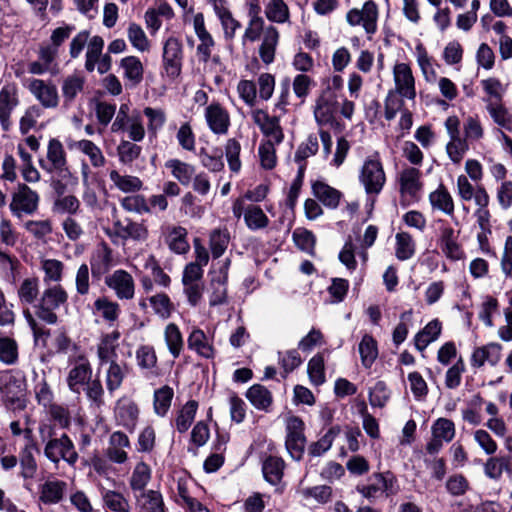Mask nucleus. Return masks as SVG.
I'll list each match as a JSON object with an SVG mask.
<instances>
[{"label": "nucleus", "mask_w": 512, "mask_h": 512, "mask_svg": "<svg viewBox=\"0 0 512 512\" xmlns=\"http://www.w3.org/2000/svg\"><path fill=\"white\" fill-rule=\"evenodd\" d=\"M124 132H126L128 138L134 142H140L145 138V126L142 114L139 110H132L131 117L124 127Z\"/></svg>", "instance_id": "obj_57"}, {"label": "nucleus", "mask_w": 512, "mask_h": 512, "mask_svg": "<svg viewBox=\"0 0 512 512\" xmlns=\"http://www.w3.org/2000/svg\"><path fill=\"white\" fill-rule=\"evenodd\" d=\"M119 338L120 332L118 330L101 334L96 344V355L99 367L111 362H116Z\"/></svg>", "instance_id": "obj_17"}, {"label": "nucleus", "mask_w": 512, "mask_h": 512, "mask_svg": "<svg viewBox=\"0 0 512 512\" xmlns=\"http://www.w3.org/2000/svg\"><path fill=\"white\" fill-rule=\"evenodd\" d=\"M18 89L15 84H5L0 89V125L8 131L12 125L11 115L19 105Z\"/></svg>", "instance_id": "obj_16"}, {"label": "nucleus", "mask_w": 512, "mask_h": 512, "mask_svg": "<svg viewBox=\"0 0 512 512\" xmlns=\"http://www.w3.org/2000/svg\"><path fill=\"white\" fill-rule=\"evenodd\" d=\"M224 150L229 169L233 173H239L242 166L240 160V142L235 138H229L225 143Z\"/></svg>", "instance_id": "obj_60"}, {"label": "nucleus", "mask_w": 512, "mask_h": 512, "mask_svg": "<svg viewBox=\"0 0 512 512\" xmlns=\"http://www.w3.org/2000/svg\"><path fill=\"white\" fill-rule=\"evenodd\" d=\"M0 392L6 407L13 411H22L26 408V382L20 374L5 372L0 380Z\"/></svg>", "instance_id": "obj_3"}, {"label": "nucleus", "mask_w": 512, "mask_h": 512, "mask_svg": "<svg viewBox=\"0 0 512 512\" xmlns=\"http://www.w3.org/2000/svg\"><path fill=\"white\" fill-rule=\"evenodd\" d=\"M346 21L350 26L362 25L368 35L377 31L378 7L372 0L366 1L362 9L353 8L346 14Z\"/></svg>", "instance_id": "obj_10"}, {"label": "nucleus", "mask_w": 512, "mask_h": 512, "mask_svg": "<svg viewBox=\"0 0 512 512\" xmlns=\"http://www.w3.org/2000/svg\"><path fill=\"white\" fill-rule=\"evenodd\" d=\"M115 233L123 240L132 239L135 241H145L148 238V229L145 224L129 221L123 225L120 221L114 224Z\"/></svg>", "instance_id": "obj_34"}, {"label": "nucleus", "mask_w": 512, "mask_h": 512, "mask_svg": "<svg viewBox=\"0 0 512 512\" xmlns=\"http://www.w3.org/2000/svg\"><path fill=\"white\" fill-rule=\"evenodd\" d=\"M457 194L462 201L474 200L475 204H484L483 200L489 197L482 185H473L466 175H459L456 181Z\"/></svg>", "instance_id": "obj_23"}, {"label": "nucleus", "mask_w": 512, "mask_h": 512, "mask_svg": "<svg viewBox=\"0 0 512 512\" xmlns=\"http://www.w3.org/2000/svg\"><path fill=\"white\" fill-rule=\"evenodd\" d=\"M105 285L119 300H130L135 294V282L132 275L123 269L115 270L105 277Z\"/></svg>", "instance_id": "obj_14"}, {"label": "nucleus", "mask_w": 512, "mask_h": 512, "mask_svg": "<svg viewBox=\"0 0 512 512\" xmlns=\"http://www.w3.org/2000/svg\"><path fill=\"white\" fill-rule=\"evenodd\" d=\"M115 418L117 422L129 431H134L138 423V405L129 398H121L115 407Z\"/></svg>", "instance_id": "obj_19"}, {"label": "nucleus", "mask_w": 512, "mask_h": 512, "mask_svg": "<svg viewBox=\"0 0 512 512\" xmlns=\"http://www.w3.org/2000/svg\"><path fill=\"white\" fill-rule=\"evenodd\" d=\"M484 102L493 123L506 131L512 132V112L503 102L493 101L492 99H484Z\"/></svg>", "instance_id": "obj_25"}, {"label": "nucleus", "mask_w": 512, "mask_h": 512, "mask_svg": "<svg viewBox=\"0 0 512 512\" xmlns=\"http://www.w3.org/2000/svg\"><path fill=\"white\" fill-rule=\"evenodd\" d=\"M69 371L66 383L69 390L80 394L85 385L92 377V366L86 355L79 346H73V352L68 356Z\"/></svg>", "instance_id": "obj_2"}, {"label": "nucleus", "mask_w": 512, "mask_h": 512, "mask_svg": "<svg viewBox=\"0 0 512 512\" xmlns=\"http://www.w3.org/2000/svg\"><path fill=\"white\" fill-rule=\"evenodd\" d=\"M278 40V30L273 26H268L264 31L263 40L259 48L260 58L265 64H271L274 61Z\"/></svg>", "instance_id": "obj_36"}, {"label": "nucleus", "mask_w": 512, "mask_h": 512, "mask_svg": "<svg viewBox=\"0 0 512 512\" xmlns=\"http://www.w3.org/2000/svg\"><path fill=\"white\" fill-rule=\"evenodd\" d=\"M143 115L147 118V129L150 134L156 136L166 122V113L161 108L145 107Z\"/></svg>", "instance_id": "obj_62"}, {"label": "nucleus", "mask_w": 512, "mask_h": 512, "mask_svg": "<svg viewBox=\"0 0 512 512\" xmlns=\"http://www.w3.org/2000/svg\"><path fill=\"white\" fill-rule=\"evenodd\" d=\"M43 107L34 104L29 106L24 114L22 115L19 123V128L22 134H27L31 129H33L37 121L43 116L44 114Z\"/></svg>", "instance_id": "obj_64"}, {"label": "nucleus", "mask_w": 512, "mask_h": 512, "mask_svg": "<svg viewBox=\"0 0 512 512\" xmlns=\"http://www.w3.org/2000/svg\"><path fill=\"white\" fill-rule=\"evenodd\" d=\"M438 245L442 253L450 260H460L464 256L463 249L458 243V235L451 226L440 228Z\"/></svg>", "instance_id": "obj_20"}, {"label": "nucleus", "mask_w": 512, "mask_h": 512, "mask_svg": "<svg viewBox=\"0 0 512 512\" xmlns=\"http://www.w3.org/2000/svg\"><path fill=\"white\" fill-rule=\"evenodd\" d=\"M49 440L44 447V455L54 464H58L61 460L70 466H74L78 461V453L74 443L67 434H62L58 438H52V428L48 431Z\"/></svg>", "instance_id": "obj_5"}, {"label": "nucleus", "mask_w": 512, "mask_h": 512, "mask_svg": "<svg viewBox=\"0 0 512 512\" xmlns=\"http://www.w3.org/2000/svg\"><path fill=\"white\" fill-rule=\"evenodd\" d=\"M203 116L208 129L216 136L227 135L231 126L230 113L218 101H212L205 106Z\"/></svg>", "instance_id": "obj_8"}, {"label": "nucleus", "mask_w": 512, "mask_h": 512, "mask_svg": "<svg viewBox=\"0 0 512 512\" xmlns=\"http://www.w3.org/2000/svg\"><path fill=\"white\" fill-rule=\"evenodd\" d=\"M39 165L44 171L48 173L60 172L64 174H70L67 167L65 149L62 143L56 138L49 140L47 145L46 159H40Z\"/></svg>", "instance_id": "obj_13"}, {"label": "nucleus", "mask_w": 512, "mask_h": 512, "mask_svg": "<svg viewBox=\"0 0 512 512\" xmlns=\"http://www.w3.org/2000/svg\"><path fill=\"white\" fill-rule=\"evenodd\" d=\"M259 10V5L251 4L249 12L251 19L243 35V42H254L259 39L262 32L264 33V20L258 16Z\"/></svg>", "instance_id": "obj_54"}, {"label": "nucleus", "mask_w": 512, "mask_h": 512, "mask_svg": "<svg viewBox=\"0 0 512 512\" xmlns=\"http://www.w3.org/2000/svg\"><path fill=\"white\" fill-rule=\"evenodd\" d=\"M173 396L174 391L168 385H164L154 391L153 410L157 416L164 417L167 415L171 407Z\"/></svg>", "instance_id": "obj_45"}, {"label": "nucleus", "mask_w": 512, "mask_h": 512, "mask_svg": "<svg viewBox=\"0 0 512 512\" xmlns=\"http://www.w3.org/2000/svg\"><path fill=\"white\" fill-rule=\"evenodd\" d=\"M116 150L119 162L123 165H131L142 153V147L130 139L122 140Z\"/></svg>", "instance_id": "obj_56"}, {"label": "nucleus", "mask_w": 512, "mask_h": 512, "mask_svg": "<svg viewBox=\"0 0 512 512\" xmlns=\"http://www.w3.org/2000/svg\"><path fill=\"white\" fill-rule=\"evenodd\" d=\"M164 340L173 358H178L184 348V340L179 327L175 323H169L165 327Z\"/></svg>", "instance_id": "obj_47"}, {"label": "nucleus", "mask_w": 512, "mask_h": 512, "mask_svg": "<svg viewBox=\"0 0 512 512\" xmlns=\"http://www.w3.org/2000/svg\"><path fill=\"white\" fill-rule=\"evenodd\" d=\"M17 296L21 304H33L39 296V279L37 277L23 279L17 289Z\"/></svg>", "instance_id": "obj_53"}, {"label": "nucleus", "mask_w": 512, "mask_h": 512, "mask_svg": "<svg viewBox=\"0 0 512 512\" xmlns=\"http://www.w3.org/2000/svg\"><path fill=\"white\" fill-rule=\"evenodd\" d=\"M429 203L433 210L440 211L450 217L454 215V199L442 184L429 194Z\"/></svg>", "instance_id": "obj_29"}, {"label": "nucleus", "mask_w": 512, "mask_h": 512, "mask_svg": "<svg viewBox=\"0 0 512 512\" xmlns=\"http://www.w3.org/2000/svg\"><path fill=\"white\" fill-rule=\"evenodd\" d=\"M336 112V101L332 96H320L315 105L314 117L318 125L331 124Z\"/></svg>", "instance_id": "obj_33"}, {"label": "nucleus", "mask_w": 512, "mask_h": 512, "mask_svg": "<svg viewBox=\"0 0 512 512\" xmlns=\"http://www.w3.org/2000/svg\"><path fill=\"white\" fill-rule=\"evenodd\" d=\"M416 253V242L412 235L406 231H399L395 235V257L400 261L411 259Z\"/></svg>", "instance_id": "obj_39"}, {"label": "nucleus", "mask_w": 512, "mask_h": 512, "mask_svg": "<svg viewBox=\"0 0 512 512\" xmlns=\"http://www.w3.org/2000/svg\"><path fill=\"white\" fill-rule=\"evenodd\" d=\"M251 118L255 125L260 129L266 140L262 142L282 143L284 132L280 125V119L277 116H271L266 110L255 108L251 110Z\"/></svg>", "instance_id": "obj_7"}, {"label": "nucleus", "mask_w": 512, "mask_h": 512, "mask_svg": "<svg viewBox=\"0 0 512 512\" xmlns=\"http://www.w3.org/2000/svg\"><path fill=\"white\" fill-rule=\"evenodd\" d=\"M400 192L403 196L416 199L422 189L421 172L416 167H405L399 173Z\"/></svg>", "instance_id": "obj_22"}, {"label": "nucleus", "mask_w": 512, "mask_h": 512, "mask_svg": "<svg viewBox=\"0 0 512 512\" xmlns=\"http://www.w3.org/2000/svg\"><path fill=\"white\" fill-rule=\"evenodd\" d=\"M66 482L61 480H48L39 488V500L44 504H57L64 495Z\"/></svg>", "instance_id": "obj_32"}, {"label": "nucleus", "mask_w": 512, "mask_h": 512, "mask_svg": "<svg viewBox=\"0 0 512 512\" xmlns=\"http://www.w3.org/2000/svg\"><path fill=\"white\" fill-rule=\"evenodd\" d=\"M312 192L315 198L330 209L337 208L342 198V193L339 190L331 187L323 180L313 182Z\"/></svg>", "instance_id": "obj_26"}, {"label": "nucleus", "mask_w": 512, "mask_h": 512, "mask_svg": "<svg viewBox=\"0 0 512 512\" xmlns=\"http://www.w3.org/2000/svg\"><path fill=\"white\" fill-rule=\"evenodd\" d=\"M68 294L61 285H54L46 288L37 305H35L36 316L49 325L58 321L55 310L67 302Z\"/></svg>", "instance_id": "obj_4"}, {"label": "nucleus", "mask_w": 512, "mask_h": 512, "mask_svg": "<svg viewBox=\"0 0 512 512\" xmlns=\"http://www.w3.org/2000/svg\"><path fill=\"white\" fill-rule=\"evenodd\" d=\"M104 39L95 35L92 36L88 42L87 51L85 54V69L88 72H93L96 68V64L103 52Z\"/></svg>", "instance_id": "obj_55"}, {"label": "nucleus", "mask_w": 512, "mask_h": 512, "mask_svg": "<svg viewBox=\"0 0 512 512\" xmlns=\"http://www.w3.org/2000/svg\"><path fill=\"white\" fill-rule=\"evenodd\" d=\"M108 365L105 373V383L107 390L112 394L121 387L128 369L125 364H120L117 361L108 363Z\"/></svg>", "instance_id": "obj_46"}, {"label": "nucleus", "mask_w": 512, "mask_h": 512, "mask_svg": "<svg viewBox=\"0 0 512 512\" xmlns=\"http://www.w3.org/2000/svg\"><path fill=\"white\" fill-rule=\"evenodd\" d=\"M198 409V402L190 400L186 402L177 412L175 427L179 433L186 432L193 423Z\"/></svg>", "instance_id": "obj_50"}, {"label": "nucleus", "mask_w": 512, "mask_h": 512, "mask_svg": "<svg viewBox=\"0 0 512 512\" xmlns=\"http://www.w3.org/2000/svg\"><path fill=\"white\" fill-rule=\"evenodd\" d=\"M359 353L362 365L370 368L378 356L377 342L371 335L365 334L362 337L359 343Z\"/></svg>", "instance_id": "obj_58"}, {"label": "nucleus", "mask_w": 512, "mask_h": 512, "mask_svg": "<svg viewBox=\"0 0 512 512\" xmlns=\"http://www.w3.org/2000/svg\"><path fill=\"white\" fill-rule=\"evenodd\" d=\"M188 232L182 226H168L165 231V243L169 249L177 254L188 252L190 245L187 240Z\"/></svg>", "instance_id": "obj_27"}, {"label": "nucleus", "mask_w": 512, "mask_h": 512, "mask_svg": "<svg viewBox=\"0 0 512 512\" xmlns=\"http://www.w3.org/2000/svg\"><path fill=\"white\" fill-rule=\"evenodd\" d=\"M29 92L40 103L39 106L45 109H55L59 105V95L57 87L49 81L38 78H32L26 84Z\"/></svg>", "instance_id": "obj_12"}, {"label": "nucleus", "mask_w": 512, "mask_h": 512, "mask_svg": "<svg viewBox=\"0 0 512 512\" xmlns=\"http://www.w3.org/2000/svg\"><path fill=\"white\" fill-rule=\"evenodd\" d=\"M127 37L137 51L143 53L150 50V41L140 25L130 23L127 29Z\"/></svg>", "instance_id": "obj_59"}, {"label": "nucleus", "mask_w": 512, "mask_h": 512, "mask_svg": "<svg viewBox=\"0 0 512 512\" xmlns=\"http://www.w3.org/2000/svg\"><path fill=\"white\" fill-rule=\"evenodd\" d=\"M469 150V143L463 137L449 138L446 153L454 164H459Z\"/></svg>", "instance_id": "obj_63"}, {"label": "nucleus", "mask_w": 512, "mask_h": 512, "mask_svg": "<svg viewBox=\"0 0 512 512\" xmlns=\"http://www.w3.org/2000/svg\"><path fill=\"white\" fill-rule=\"evenodd\" d=\"M103 506L111 512H131L129 500L115 490L103 489L101 491Z\"/></svg>", "instance_id": "obj_40"}, {"label": "nucleus", "mask_w": 512, "mask_h": 512, "mask_svg": "<svg viewBox=\"0 0 512 512\" xmlns=\"http://www.w3.org/2000/svg\"><path fill=\"white\" fill-rule=\"evenodd\" d=\"M91 313L97 320L101 319L108 326L112 327L120 317L121 308L116 301L111 300L107 296H100L93 302Z\"/></svg>", "instance_id": "obj_18"}, {"label": "nucleus", "mask_w": 512, "mask_h": 512, "mask_svg": "<svg viewBox=\"0 0 512 512\" xmlns=\"http://www.w3.org/2000/svg\"><path fill=\"white\" fill-rule=\"evenodd\" d=\"M358 180L369 198L374 199L381 193L386 183V173L378 152L364 159L359 169Z\"/></svg>", "instance_id": "obj_1"}, {"label": "nucleus", "mask_w": 512, "mask_h": 512, "mask_svg": "<svg viewBox=\"0 0 512 512\" xmlns=\"http://www.w3.org/2000/svg\"><path fill=\"white\" fill-rule=\"evenodd\" d=\"M394 89L402 98L415 100L416 98V82L410 64L405 62H397L393 69Z\"/></svg>", "instance_id": "obj_11"}, {"label": "nucleus", "mask_w": 512, "mask_h": 512, "mask_svg": "<svg viewBox=\"0 0 512 512\" xmlns=\"http://www.w3.org/2000/svg\"><path fill=\"white\" fill-rule=\"evenodd\" d=\"M109 178L114 187L123 193H136L143 187L142 180L133 175H122L117 170H111Z\"/></svg>", "instance_id": "obj_41"}, {"label": "nucleus", "mask_w": 512, "mask_h": 512, "mask_svg": "<svg viewBox=\"0 0 512 512\" xmlns=\"http://www.w3.org/2000/svg\"><path fill=\"white\" fill-rule=\"evenodd\" d=\"M71 148L76 149L82 154L89 158L91 165L95 168L103 167L106 163V158L100 149L94 142L87 139L75 141Z\"/></svg>", "instance_id": "obj_37"}, {"label": "nucleus", "mask_w": 512, "mask_h": 512, "mask_svg": "<svg viewBox=\"0 0 512 512\" xmlns=\"http://www.w3.org/2000/svg\"><path fill=\"white\" fill-rule=\"evenodd\" d=\"M152 477V470L150 466L144 461L138 462L130 476L129 485L133 492L146 491L145 488L150 482Z\"/></svg>", "instance_id": "obj_44"}, {"label": "nucleus", "mask_w": 512, "mask_h": 512, "mask_svg": "<svg viewBox=\"0 0 512 512\" xmlns=\"http://www.w3.org/2000/svg\"><path fill=\"white\" fill-rule=\"evenodd\" d=\"M198 157L202 166L207 170L211 172H221L224 170L223 155L219 148L208 150L202 147L199 150Z\"/></svg>", "instance_id": "obj_49"}, {"label": "nucleus", "mask_w": 512, "mask_h": 512, "mask_svg": "<svg viewBox=\"0 0 512 512\" xmlns=\"http://www.w3.org/2000/svg\"><path fill=\"white\" fill-rule=\"evenodd\" d=\"M230 243V233L227 228H216L210 232L209 248L213 258L221 257Z\"/></svg>", "instance_id": "obj_48"}, {"label": "nucleus", "mask_w": 512, "mask_h": 512, "mask_svg": "<svg viewBox=\"0 0 512 512\" xmlns=\"http://www.w3.org/2000/svg\"><path fill=\"white\" fill-rule=\"evenodd\" d=\"M501 357L502 345L497 342H490L473 348L470 365L474 369H480L485 365L495 367L499 364Z\"/></svg>", "instance_id": "obj_15"}, {"label": "nucleus", "mask_w": 512, "mask_h": 512, "mask_svg": "<svg viewBox=\"0 0 512 512\" xmlns=\"http://www.w3.org/2000/svg\"><path fill=\"white\" fill-rule=\"evenodd\" d=\"M285 445L291 457L300 460L303 456L306 438L304 435V422L297 416H290L286 420Z\"/></svg>", "instance_id": "obj_9"}, {"label": "nucleus", "mask_w": 512, "mask_h": 512, "mask_svg": "<svg viewBox=\"0 0 512 512\" xmlns=\"http://www.w3.org/2000/svg\"><path fill=\"white\" fill-rule=\"evenodd\" d=\"M90 264L94 276L107 272L113 264L111 248L104 242L100 243L91 257Z\"/></svg>", "instance_id": "obj_30"}, {"label": "nucleus", "mask_w": 512, "mask_h": 512, "mask_svg": "<svg viewBox=\"0 0 512 512\" xmlns=\"http://www.w3.org/2000/svg\"><path fill=\"white\" fill-rule=\"evenodd\" d=\"M268 20L275 23H285L289 20V8L283 0H270L265 8Z\"/></svg>", "instance_id": "obj_61"}, {"label": "nucleus", "mask_w": 512, "mask_h": 512, "mask_svg": "<svg viewBox=\"0 0 512 512\" xmlns=\"http://www.w3.org/2000/svg\"><path fill=\"white\" fill-rule=\"evenodd\" d=\"M39 201L40 196L36 191L24 183H19L12 194L9 208L15 217L21 218L23 215L34 214L38 210Z\"/></svg>", "instance_id": "obj_6"}, {"label": "nucleus", "mask_w": 512, "mask_h": 512, "mask_svg": "<svg viewBox=\"0 0 512 512\" xmlns=\"http://www.w3.org/2000/svg\"><path fill=\"white\" fill-rule=\"evenodd\" d=\"M188 348L200 357L212 359L215 355L213 341L200 328H193L187 338Z\"/></svg>", "instance_id": "obj_24"}, {"label": "nucleus", "mask_w": 512, "mask_h": 512, "mask_svg": "<svg viewBox=\"0 0 512 512\" xmlns=\"http://www.w3.org/2000/svg\"><path fill=\"white\" fill-rule=\"evenodd\" d=\"M136 361L138 367L146 371V376H159L158 358L153 346L140 345L136 350Z\"/></svg>", "instance_id": "obj_28"}, {"label": "nucleus", "mask_w": 512, "mask_h": 512, "mask_svg": "<svg viewBox=\"0 0 512 512\" xmlns=\"http://www.w3.org/2000/svg\"><path fill=\"white\" fill-rule=\"evenodd\" d=\"M284 461L275 456L266 458L262 465V472L265 480L272 485L278 484L283 476Z\"/></svg>", "instance_id": "obj_51"}, {"label": "nucleus", "mask_w": 512, "mask_h": 512, "mask_svg": "<svg viewBox=\"0 0 512 512\" xmlns=\"http://www.w3.org/2000/svg\"><path fill=\"white\" fill-rule=\"evenodd\" d=\"M464 139L470 143H477L484 138L485 130L478 115H468L463 122Z\"/></svg>", "instance_id": "obj_52"}, {"label": "nucleus", "mask_w": 512, "mask_h": 512, "mask_svg": "<svg viewBox=\"0 0 512 512\" xmlns=\"http://www.w3.org/2000/svg\"><path fill=\"white\" fill-rule=\"evenodd\" d=\"M122 69V76L128 88L137 87L144 78V66L137 56H126L119 62Z\"/></svg>", "instance_id": "obj_21"}, {"label": "nucleus", "mask_w": 512, "mask_h": 512, "mask_svg": "<svg viewBox=\"0 0 512 512\" xmlns=\"http://www.w3.org/2000/svg\"><path fill=\"white\" fill-rule=\"evenodd\" d=\"M442 330V324L438 319H433L420 330L414 337L415 347L419 351H424L429 344L436 341Z\"/></svg>", "instance_id": "obj_35"}, {"label": "nucleus", "mask_w": 512, "mask_h": 512, "mask_svg": "<svg viewBox=\"0 0 512 512\" xmlns=\"http://www.w3.org/2000/svg\"><path fill=\"white\" fill-rule=\"evenodd\" d=\"M244 223L249 230L259 231L267 228L270 220L260 206L249 204L244 211Z\"/></svg>", "instance_id": "obj_38"}, {"label": "nucleus", "mask_w": 512, "mask_h": 512, "mask_svg": "<svg viewBox=\"0 0 512 512\" xmlns=\"http://www.w3.org/2000/svg\"><path fill=\"white\" fill-rule=\"evenodd\" d=\"M135 501L142 512H165L162 494L157 490H146L135 495Z\"/></svg>", "instance_id": "obj_31"}, {"label": "nucleus", "mask_w": 512, "mask_h": 512, "mask_svg": "<svg viewBox=\"0 0 512 512\" xmlns=\"http://www.w3.org/2000/svg\"><path fill=\"white\" fill-rule=\"evenodd\" d=\"M164 166L170 171L171 175L176 180L185 186L190 184L195 174V168L193 165L179 159H169L165 162Z\"/></svg>", "instance_id": "obj_42"}, {"label": "nucleus", "mask_w": 512, "mask_h": 512, "mask_svg": "<svg viewBox=\"0 0 512 512\" xmlns=\"http://www.w3.org/2000/svg\"><path fill=\"white\" fill-rule=\"evenodd\" d=\"M246 398L258 410L267 411L272 405L271 392L261 384L252 385L246 392Z\"/></svg>", "instance_id": "obj_43"}]
</instances>
